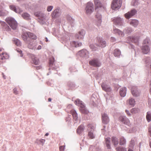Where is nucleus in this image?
Segmentation results:
<instances>
[{
	"instance_id": "obj_1",
	"label": "nucleus",
	"mask_w": 151,
	"mask_h": 151,
	"mask_svg": "<svg viewBox=\"0 0 151 151\" xmlns=\"http://www.w3.org/2000/svg\"><path fill=\"white\" fill-rule=\"evenodd\" d=\"M74 103L80 106V110L81 113L84 114H87L89 113L86 107L85 104L81 100L78 99L75 101Z\"/></svg>"
},
{
	"instance_id": "obj_2",
	"label": "nucleus",
	"mask_w": 151,
	"mask_h": 151,
	"mask_svg": "<svg viewBox=\"0 0 151 151\" xmlns=\"http://www.w3.org/2000/svg\"><path fill=\"white\" fill-rule=\"evenodd\" d=\"M6 22L13 29H16L17 26V23L16 20L12 17H8L6 19Z\"/></svg>"
},
{
	"instance_id": "obj_3",
	"label": "nucleus",
	"mask_w": 151,
	"mask_h": 151,
	"mask_svg": "<svg viewBox=\"0 0 151 151\" xmlns=\"http://www.w3.org/2000/svg\"><path fill=\"white\" fill-rule=\"evenodd\" d=\"M122 0H113L111 5V8L114 10L120 8L122 4Z\"/></svg>"
},
{
	"instance_id": "obj_4",
	"label": "nucleus",
	"mask_w": 151,
	"mask_h": 151,
	"mask_svg": "<svg viewBox=\"0 0 151 151\" xmlns=\"http://www.w3.org/2000/svg\"><path fill=\"white\" fill-rule=\"evenodd\" d=\"M89 63L91 65L95 67H99L101 65L100 60L97 58H94L90 60Z\"/></svg>"
},
{
	"instance_id": "obj_5",
	"label": "nucleus",
	"mask_w": 151,
	"mask_h": 151,
	"mask_svg": "<svg viewBox=\"0 0 151 151\" xmlns=\"http://www.w3.org/2000/svg\"><path fill=\"white\" fill-rule=\"evenodd\" d=\"M88 131V136L91 139H93L95 137V135L93 134L95 127L91 124H89L87 126Z\"/></svg>"
},
{
	"instance_id": "obj_6",
	"label": "nucleus",
	"mask_w": 151,
	"mask_h": 151,
	"mask_svg": "<svg viewBox=\"0 0 151 151\" xmlns=\"http://www.w3.org/2000/svg\"><path fill=\"white\" fill-rule=\"evenodd\" d=\"M86 13L90 14L94 11L93 5L92 3L89 2L87 3L86 7Z\"/></svg>"
},
{
	"instance_id": "obj_7",
	"label": "nucleus",
	"mask_w": 151,
	"mask_h": 151,
	"mask_svg": "<svg viewBox=\"0 0 151 151\" xmlns=\"http://www.w3.org/2000/svg\"><path fill=\"white\" fill-rule=\"evenodd\" d=\"M78 54L81 57L85 59H87L89 57V52L85 49H83L78 52Z\"/></svg>"
},
{
	"instance_id": "obj_8",
	"label": "nucleus",
	"mask_w": 151,
	"mask_h": 151,
	"mask_svg": "<svg viewBox=\"0 0 151 151\" xmlns=\"http://www.w3.org/2000/svg\"><path fill=\"white\" fill-rule=\"evenodd\" d=\"M25 43L27 45V47L29 49L35 50L37 48V44L31 39L29 40Z\"/></svg>"
},
{
	"instance_id": "obj_9",
	"label": "nucleus",
	"mask_w": 151,
	"mask_h": 151,
	"mask_svg": "<svg viewBox=\"0 0 151 151\" xmlns=\"http://www.w3.org/2000/svg\"><path fill=\"white\" fill-rule=\"evenodd\" d=\"M131 91L132 95L134 97H137L140 95V91L138 89L137 87L136 86H132Z\"/></svg>"
},
{
	"instance_id": "obj_10",
	"label": "nucleus",
	"mask_w": 151,
	"mask_h": 151,
	"mask_svg": "<svg viewBox=\"0 0 151 151\" xmlns=\"http://www.w3.org/2000/svg\"><path fill=\"white\" fill-rule=\"evenodd\" d=\"M113 21L115 25L119 26H123L124 25V22L122 19L120 17H115L113 19Z\"/></svg>"
},
{
	"instance_id": "obj_11",
	"label": "nucleus",
	"mask_w": 151,
	"mask_h": 151,
	"mask_svg": "<svg viewBox=\"0 0 151 151\" xmlns=\"http://www.w3.org/2000/svg\"><path fill=\"white\" fill-rule=\"evenodd\" d=\"M97 40L98 42V44L97 45V46L101 47H104L106 46V41L103 39L102 38L98 37Z\"/></svg>"
},
{
	"instance_id": "obj_12",
	"label": "nucleus",
	"mask_w": 151,
	"mask_h": 151,
	"mask_svg": "<svg viewBox=\"0 0 151 151\" xmlns=\"http://www.w3.org/2000/svg\"><path fill=\"white\" fill-rule=\"evenodd\" d=\"M119 120L123 124L129 125V121L125 116H121L119 118Z\"/></svg>"
},
{
	"instance_id": "obj_13",
	"label": "nucleus",
	"mask_w": 151,
	"mask_h": 151,
	"mask_svg": "<svg viewBox=\"0 0 151 151\" xmlns=\"http://www.w3.org/2000/svg\"><path fill=\"white\" fill-rule=\"evenodd\" d=\"M102 120V123L105 124H107L109 121V117L107 114L105 113L101 114Z\"/></svg>"
},
{
	"instance_id": "obj_14",
	"label": "nucleus",
	"mask_w": 151,
	"mask_h": 151,
	"mask_svg": "<svg viewBox=\"0 0 151 151\" xmlns=\"http://www.w3.org/2000/svg\"><path fill=\"white\" fill-rule=\"evenodd\" d=\"M137 12V11L136 9H133L125 14V16L127 19H129L134 15Z\"/></svg>"
},
{
	"instance_id": "obj_15",
	"label": "nucleus",
	"mask_w": 151,
	"mask_h": 151,
	"mask_svg": "<svg viewBox=\"0 0 151 151\" xmlns=\"http://www.w3.org/2000/svg\"><path fill=\"white\" fill-rule=\"evenodd\" d=\"M9 7L11 10L13 11L16 13L20 14L23 11V10L21 9L18 7H16L14 5H10Z\"/></svg>"
},
{
	"instance_id": "obj_16",
	"label": "nucleus",
	"mask_w": 151,
	"mask_h": 151,
	"mask_svg": "<svg viewBox=\"0 0 151 151\" xmlns=\"http://www.w3.org/2000/svg\"><path fill=\"white\" fill-rule=\"evenodd\" d=\"M22 37L25 43L31 40L29 38V32H23L22 33Z\"/></svg>"
},
{
	"instance_id": "obj_17",
	"label": "nucleus",
	"mask_w": 151,
	"mask_h": 151,
	"mask_svg": "<svg viewBox=\"0 0 151 151\" xmlns=\"http://www.w3.org/2000/svg\"><path fill=\"white\" fill-rule=\"evenodd\" d=\"M101 11L100 10H98L95 15L96 17L98 20L97 24L98 26H100L101 22V15L100 13Z\"/></svg>"
},
{
	"instance_id": "obj_18",
	"label": "nucleus",
	"mask_w": 151,
	"mask_h": 151,
	"mask_svg": "<svg viewBox=\"0 0 151 151\" xmlns=\"http://www.w3.org/2000/svg\"><path fill=\"white\" fill-rule=\"evenodd\" d=\"M54 61V58H53L50 59L49 62V71L51 70H55L57 69V68L54 67V65L53 64Z\"/></svg>"
},
{
	"instance_id": "obj_19",
	"label": "nucleus",
	"mask_w": 151,
	"mask_h": 151,
	"mask_svg": "<svg viewBox=\"0 0 151 151\" xmlns=\"http://www.w3.org/2000/svg\"><path fill=\"white\" fill-rule=\"evenodd\" d=\"M85 34V31L83 29L81 30L78 34L76 35V37L78 39H81L83 38Z\"/></svg>"
},
{
	"instance_id": "obj_20",
	"label": "nucleus",
	"mask_w": 151,
	"mask_h": 151,
	"mask_svg": "<svg viewBox=\"0 0 151 151\" xmlns=\"http://www.w3.org/2000/svg\"><path fill=\"white\" fill-rule=\"evenodd\" d=\"M59 11V8H57L55 9L51 14L52 17L53 18H56L59 17L60 14Z\"/></svg>"
},
{
	"instance_id": "obj_21",
	"label": "nucleus",
	"mask_w": 151,
	"mask_h": 151,
	"mask_svg": "<svg viewBox=\"0 0 151 151\" xmlns=\"http://www.w3.org/2000/svg\"><path fill=\"white\" fill-rule=\"evenodd\" d=\"M101 87L103 90L106 92H110L111 91V89L110 86L104 83L102 84Z\"/></svg>"
},
{
	"instance_id": "obj_22",
	"label": "nucleus",
	"mask_w": 151,
	"mask_h": 151,
	"mask_svg": "<svg viewBox=\"0 0 151 151\" xmlns=\"http://www.w3.org/2000/svg\"><path fill=\"white\" fill-rule=\"evenodd\" d=\"M150 47L147 45H143L142 46L141 49L142 52L145 54H147L150 50Z\"/></svg>"
},
{
	"instance_id": "obj_23",
	"label": "nucleus",
	"mask_w": 151,
	"mask_h": 151,
	"mask_svg": "<svg viewBox=\"0 0 151 151\" xmlns=\"http://www.w3.org/2000/svg\"><path fill=\"white\" fill-rule=\"evenodd\" d=\"M0 23L3 30L6 31H10V28L6 22L3 21H0Z\"/></svg>"
},
{
	"instance_id": "obj_24",
	"label": "nucleus",
	"mask_w": 151,
	"mask_h": 151,
	"mask_svg": "<svg viewBox=\"0 0 151 151\" xmlns=\"http://www.w3.org/2000/svg\"><path fill=\"white\" fill-rule=\"evenodd\" d=\"M9 55L6 53H2L0 54V62L1 63H4L3 60L9 58Z\"/></svg>"
},
{
	"instance_id": "obj_25",
	"label": "nucleus",
	"mask_w": 151,
	"mask_h": 151,
	"mask_svg": "<svg viewBox=\"0 0 151 151\" xmlns=\"http://www.w3.org/2000/svg\"><path fill=\"white\" fill-rule=\"evenodd\" d=\"M85 129V127L83 124H81L78 128L76 132L78 134H81L84 131Z\"/></svg>"
},
{
	"instance_id": "obj_26",
	"label": "nucleus",
	"mask_w": 151,
	"mask_h": 151,
	"mask_svg": "<svg viewBox=\"0 0 151 151\" xmlns=\"http://www.w3.org/2000/svg\"><path fill=\"white\" fill-rule=\"evenodd\" d=\"M70 46L72 47H78L81 46L82 44L81 42H76L74 41L71 42L70 43Z\"/></svg>"
},
{
	"instance_id": "obj_27",
	"label": "nucleus",
	"mask_w": 151,
	"mask_h": 151,
	"mask_svg": "<svg viewBox=\"0 0 151 151\" xmlns=\"http://www.w3.org/2000/svg\"><path fill=\"white\" fill-rule=\"evenodd\" d=\"M127 88L126 87H123L121 88L119 91L120 95L122 97H124L126 93Z\"/></svg>"
},
{
	"instance_id": "obj_28",
	"label": "nucleus",
	"mask_w": 151,
	"mask_h": 151,
	"mask_svg": "<svg viewBox=\"0 0 151 151\" xmlns=\"http://www.w3.org/2000/svg\"><path fill=\"white\" fill-rule=\"evenodd\" d=\"M143 45H147L149 47L151 46V41L149 38L146 37L144 40L143 42Z\"/></svg>"
},
{
	"instance_id": "obj_29",
	"label": "nucleus",
	"mask_w": 151,
	"mask_h": 151,
	"mask_svg": "<svg viewBox=\"0 0 151 151\" xmlns=\"http://www.w3.org/2000/svg\"><path fill=\"white\" fill-rule=\"evenodd\" d=\"M112 142L114 147H116L119 142L118 138L116 137H111Z\"/></svg>"
},
{
	"instance_id": "obj_30",
	"label": "nucleus",
	"mask_w": 151,
	"mask_h": 151,
	"mask_svg": "<svg viewBox=\"0 0 151 151\" xmlns=\"http://www.w3.org/2000/svg\"><path fill=\"white\" fill-rule=\"evenodd\" d=\"M126 140L125 138L123 136L119 138V144L120 145L124 146L126 145Z\"/></svg>"
},
{
	"instance_id": "obj_31",
	"label": "nucleus",
	"mask_w": 151,
	"mask_h": 151,
	"mask_svg": "<svg viewBox=\"0 0 151 151\" xmlns=\"http://www.w3.org/2000/svg\"><path fill=\"white\" fill-rule=\"evenodd\" d=\"M67 19L68 23L70 24L71 27H73L74 25V20L69 16H67Z\"/></svg>"
},
{
	"instance_id": "obj_32",
	"label": "nucleus",
	"mask_w": 151,
	"mask_h": 151,
	"mask_svg": "<svg viewBox=\"0 0 151 151\" xmlns=\"http://www.w3.org/2000/svg\"><path fill=\"white\" fill-rule=\"evenodd\" d=\"M22 17L24 19L27 20L30 19V15L27 12H24L22 14Z\"/></svg>"
},
{
	"instance_id": "obj_33",
	"label": "nucleus",
	"mask_w": 151,
	"mask_h": 151,
	"mask_svg": "<svg viewBox=\"0 0 151 151\" xmlns=\"http://www.w3.org/2000/svg\"><path fill=\"white\" fill-rule=\"evenodd\" d=\"M130 24L132 26L136 27L138 24V21L137 19H132L130 21Z\"/></svg>"
},
{
	"instance_id": "obj_34",
	"label": "nucleus",
	"mask_w": 151,
	"mask_h": 151,
	"mask_svg": "<svg viewBox=\"0 0 151 151\" xmlns=\"http://www.w3.org/2000/svg\"><path fill=\"white\" fill-rule=\"evenodd\" d=\"M72 115L73 116V119L75 121V123L77 122L78 121V114L74 110L72 112Z\"/></svg>"
},
{
	"instance_id": "obj_35",
	"label": "nucleus",
	"mask_w": 151,
	"mask_h": 151,
	"mask_svg": "<svg viewBox=\"0 0 151 151\" xmlns=\"http://www.w3.org/2000/svg\"><path fill=\"white\" fill-rule=\"evenodd\" d=\"M114 32L115 33L117 34L120 36H122L124 35V33L118 29H114Z\"/></svg>"
},
{
	"instance_id": "obj_36",
	"label": "nucleus",
	"mask_w": 151,
	"mask_h": 151,
	"mask_svg": "<svg viewBox=\"0 0 151 151\" xmlns=\"http://www.w3.org/2000/svg\"><path fill=\"white\" fill-rule=\"evenodd\" d=\"M8 12L6 10L1 9L0 8V16H4L7 15Z\"/></svg>"
},
{
	"instance_id": "obj_37",
	"label": "nucleus",
	"mask_w": 151,
	"mask_h": 151,
	"mask_svg": "<svg viewBox=\"0 0 151 151\" xmlns=\"http://www.w3.org/2000/svg\"><path fill=\"white\" fill-rule=\"evenodd\" d=\"M29 39L32 40H35L37 38V37L36 35L33 33L29 32Z\"/></svg>"
},
{
	"instance_id": "obj_38",
	"label": "nucleus",
	"mask_w": 151,
	"mask_h": 151,
	"mask_svg": "<svg viewBox=\"0 0 151 151\" xmlns=\"http://www.w3.org/2000/svg\"><path fill=\"white\" fill-rule=\"evenodd\" d=\"M121 54L120 51L118 49H116L114 51V54L115 56L118 57Z\"/></svg>"
},
{
	"instance_id": "obj_39",
	"label": "nucleus",
	"mask_w": 151,
	"mask_h": 151,
	"mask_svg": "<svg viewBox=\"0 0 151 151\" xmlns=\"http://www.w3.org/2000/svg\"><path fill=\"white\" fill-rule=\"evenodd\" d=\"M146 119L148 122L151 121V111H149L147 112Z\"/></svg>"
},
{
	"instance_id": "obj_40",
	"label": "nucleus",
	"mask_w": 151,
	"mask_h": 151,
	"mask_svg": "<svg viewBox=\"0 0 151 151\" xmlns=\"http://www.w3.org/2000/svg\"><path fill=\"white\" fill-rule=\"evenodd\" d=\"M135 104V102L134 99L132 98H130L129 99V104L132 106H134Z\"/></svg>"
},
{
	"instance_id": "obj_41",
	"label": "nucleus",
	"mask_w": 151,
	"mask_h": 151,
	"mask_svg": "<svg viewBox=\"0 0 151 151\" xmlns=\"http://www.w3.org/2000/svg\"><path fill=\"white\" fill-rule=\"evenodd\" d=\"M14 43L18 46H20L21 45L20 41L18 39H14L13 40Z\"/></svg>"
},
{
	"instance_id": "obj_42",
	"label": "nucleus",
	"mask_w": 151,
	"mask_h": 151,
	"mask_svg": "<svg viewBox=\"0 0 151 151\" xmlns=\"http://www.w3.org/2000/svg\"><path fill=\"white\" fill-rule=\"evenodd\" d=\"M33 63L36 65H38L40 63L39 58L37 57H35L34 58L32 59Z\"/></svg>"
},
{
	"instance_id": "obj_43",
	"label": "nucleus",
	"mask_w": 151,
	"mask_h": 151,
	"mask_svg": "<svg viewBox=\"0 0 151 151\" xmlns=\"http://www.w3.org/2000/svg\"><path fill=\"white\" fill-rule=\"evenodd\" d=\"M94 1L95 4L97 8L96 9V10H97L98 8L100 7V2L99 0H94Z\"/></svg>"
},
{
	"instance_id": "obj_44",
	"label": "nucleus",
	"mask_w": 151,
	"mask_h": 151,
	"mask_svg": "<svg viewBox=\"0 0 151 151\" xmlns=\"http://www.w3.org/2000/svg\"><path fill=\"white\" fill-rule=\"evenodd\" d=\"M135 145V141L134 139H132L130 142L129 147L131 148H133Z\"/></svg>"
},
{
	"instance_id": "obj_45",
	"label": "nucleus",
	"mask_w": 151,
	"mask_h": 151,
	"mask_svg": "<svg viewBox=\"0 0 151 151\" xmlns=\"http://www.w3.org/2000/svg\"><path fill=\"white\" fill-rule=\"evenodd\" d=\"M116 149L117 151H127L125 148L121 146L116 148Z\"/></svg>"
},
{
	"instance_id": "obj_46",
	"label": "nucleus",
	"mask_w": 151,
	"mask_h": 151,
	"mask_svg": "<svg viewBox=\"0 0 151 151\" xmlns=\"http://www.w3.org/2000/svg\"><path fill=\"white\" fill-rule=\"evenodd\" d=\"M68 85L70 88L72 89L74 88L75 86V85L74 83L72 82H68Z\"/></svg>"
},
{
	"instance_id": "obj_47",
	"label": "nucleus",
	"mask_w": 151,
	"mask_h": 151,
	"mask_svg": "<svg viewBox=\"0 0 151 151\" xmlns=\"http://www.w3.org/2000/svg\"><path fill=\"white\" fill-rule=\"evenodd\" d=\"M124 31L127 34L130 33L132 31V29L131 27H127L124 29Z\"/></svg>"
},
{
	"instance_id": "obj_48",
	"label": "nucleus",
	"mask_w": 151,
	"mask_h": 151,
	"mask_svg": "<svg viewBox=\"0 0 151 151\" xmlns=\"http://www.w3.org/2000/svg\"><path fill=\"white\" fill-rule=\"evenodd\" d=\"M139 3L138 0H132L131 2V5L134 6H136L138 5Z\"/></svg>"
},
{
	"instance_id": "obj_49",
	"label": "nucleus",
	"mask_w": 151,
	"mask_h": 151,
	"mask_svg": "<svg viewBox=\"0 0 151 151\" xmlns=\"http://www.w3.org/2000/svg\"><path fill=\"white\" fill-rule=\"evenodd\" d=\"M139 110L137 108H134L131 109V112L132 114H136L138 112Z\"/></svg>"
},
{
	"instance_id": "obj_50",
	"label": "nucleus",
	"mask_w": 151,
	"mask_h": 151,
	"mask_svg": "<svg viewBox=\"0 0 151 151\" xmlns=\"http://www.w3.org/2000/svg\"><path fill=\"white\" fill-rule=\"evenodd\" d=\"M144 60L145 63L149 65L150 63V59L149 57H147L146 58L144 59Z\"/></svg>"
},
{
	"instance_id": "obj_51",
	"label": "nucleus",
	"mask_w": 151,
	"mask_h": 151,
	"mask_svg": "<svg viewBox=\"0 0 151 151\" xmlns=\"http://www.w3.org/2000/svg\"><path fill=\"white\" fill-rule=\"evenodd\" d=\"M131 41L132 42L137 44L138 42V39L137 37H132L131 39Z\"/></svg>"
},
{
	"instance_id": "obj_52",
	"label": "nucleus",
	"mask_w": 151,
	"mask_h": 151,
	"mask_svg": "<svg viewBox=\"0 0 151 151\" xmlns=\"http://www.w3.org/2000/svg\"><path fill=\"white\" fill-rule=\"evenodd\" d=\"M35 15L38 17H43V16L44 15V14L42 13H41L40 12H36L35 14Z\"/></svg>"
},
{
	"instance_id": "obj_53",
	"label": "nucleus",
	"mask_w": 151,
	"mask_h": 151,
	"mask_svg": "<svg viewBox=\"0 0 151 151\" xmlns=\"http://www.w3.org/2000/svg\"><path fill=\"white\" fill-rule=\"evenodd\" d=\"M94 97L93 96V95L92 96L91 98V100L92 101V104L94 106H96V100H94Z\"/></svg>"
},
{
	"instance_id": "obj_54",
	"label": "nucleus",
	"mask_w": 151,
	"mask_h": 151,
	"mask_svg": "<svg viewBox=\"0 0 151 151\" xmlns=\"http://www.w3.org/2000/svg\"><path fill=\"white\" fill-rule=\"evenodd\" d=\"M69 70L71 72H76L77 71V70L76 68L74 66L71 67L70 68Z\"/></svg>"
},
{
	"instance_id": "obj_55",
	"label": "nucleus",
	"mask_w": 151,
	"mask_h": 151,
	"mask_svg": "<svg viewBox=\"0 0 151 151\" xmlns=\"http://www.w3.org/2000/svg\"><path fill=\"white\" fill-rule=\"evenodd\" d=\"M89 47L91 49L93 50H97V48L93 44H91L90 45Z\"/></svg>"
},
{
	"instance_id": "obj_56",
	"label": "nucleus",
	"mask_w": 151,
	"mask_h": 151,
	"mask_svg": "<svg viewBox=\"0 0 151 151\" xmlns=\"http://www.w3.org/2000/svg\"><path fill=\"white\" fill-rule=\"evenodd\" d=\"M16 50L19 54V56L21 57L23 56V54L22 53V51L19 49H17Z\"/></svg>"
},
{
	"instance_id": "obj_57",
	"label": "nucleus",
	"mask_w": 151,
	"mask_h": 151,
	"mask_svg": "<svg viewBox=\"0 0 151 151\" xmlns=\"http://www.w3.org/2000/svg\"><path fill=\"white\" fill-rule=\"evenodd\" d=\"M53 8V6H47V11L48 12H50Z\"/></svg>"
},
{
	"instance_id": "obj_58",
	"label": "nucleus",
	"mask_w": 151,
	"mask_h": 151,
	"mask_svg": "<svg viewBox=\"0 0 151 151\" xmlns=\"http://www.w3.org/2000/svg\"><path fill=\"white\" fill-rule=\"evenodd\" d=\"M65 146L64 145L60 146L59 147V149L60 151H64Z\"/></svg>"
},
{
	"instance_id": "obj_59",
	"label": "nucleus",
	"mask_w": 151,
	"mask_h": 151,
	"mask_svg": "<svg viewBox=\"0 0 151 151\" xmlns=\"http://www.w3.org/2000/svg\"><path fill=\"white\" fill-rule=\"evenodd\" d=\"M39 142H40L41 144H42V145H43L44 143L45 140V139H41L39 140Z\"/></svg>"
},
{
	"instance_id": "obj_60",
	"label": "nucleus",
	"mask_w": 151,
	"mask_h": 151,
	"mask_svg": "<svg viewBox=\"0 0 151 151\" xmlns=\"http://www.w3.org/2000/svg\"><path fill=\"white\" fill-rule=\"evenodd\" d=\"M110 40L111 42H114L116 41V39L114 37H111Z\"/></svg>"
},
{
	"instance_id": "obj_61",
	"label": "nucleus",
	"mask_w": 151,
	"mask_h": 151,
	"mask_svg": "<svg viewBox=\"0 0 151 151\" xmlns=\"http://www.w3.org/2000/svg\"><path fill=\"white\" fill-rule=\"evenodd\" d=\"M106 146L107 147V148L108 149H111V146L110 144V143H106Z\"/></svg>"
},
{
	"instance_id": "obj_62",
	"label": "nucleus",
	"mask_w": 151,
	"mask_h": 151,
	"mask_svg": "<svg viewBox=\"0 0 151 151\" xmlns=\"http://www.w3.org/2000/svg\"><path fill=\"white\" fill-rule=\"evenodd\" d=\"M13 92L14 94H17L18 93V92L17 91V89L16 88H14L13 89Z\"/></svg>"
},
{
	"instance_id": "obj_63",
	"label": "nucleus",
	"mask_w": 151,
	"mask_h": 151,
	"mask_svg": "<svg viewBox=\"0 0 151 151\" xmlns=\"http://www.w3.org/2000/svg\"><path fill=\"white\" fill-rule=\"evenodd\" d=\"M148 131L149 132L150 135L151 137V127H150L148 129Z\"/></svg>"
},
{
	"instance_id": "obj_64",
	"label": "nucleus",
	"mask_w": 151,
	"mask_h": 151,
	"mask_svg": "<svg viewBox=\"0 0 151 151\" xmlns=\"http://www.w3.org/2000/svg\"><path fill=\"white\" fill-rule=\"evenodd\" d=\"M148 104L149 106L151 107V99H149L148 100Z\"/></svg>"
}]
</instances>
